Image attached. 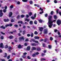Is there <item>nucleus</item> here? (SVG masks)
I'll use <instances>...</instances> for the list:
<instances>
[{
  "mask_svg": "<svg viewBox=\"0 0 61 61\" xmlns=\"http://www.w3.org/2000/svg\"><path fill=\"white\" fill-rule=\"evenodd\" d=\"M19 39L20 41H21V40H24V39H25V37H24L22 36L21 37H20L19 38Z\"/></svg>",
  "mask_w": 61,
  "mask_h": 61,
  "instance_id": "obj_7",
  "label": "nucleus"
},
{
  "mask_svg": "<svg viewBox=\"0 0 61 61\" xmlns=\"http://www.w3.org/2000/svg\"><path fill=\"white\" fill-rule=\"evenodd\" d=\"M45 54H44L43 53H42L41 55V56H45Z\"/></svg>",
  "mask_w": 61,
  "mask_h": 61,
  "instance_id": "obj_42",
  "label": "nucleus"
},
{
  "mask_svg": "<svg viewBox=\"0 0 61 61\" xmlns=\"http://www.w3.org/2000/svg\"><path fill=\"white\" fill-rule=\"evenodd\" d=\"M31 46H36L37 45H38L36 44L35 43L31 44Z\"/></svg>",
  "mask_w": 61,
  "mask_h": 61,
  "instance_id": "obj_12",
  "label": "nucleus"
},
{
  "mask_svg": "<svg viewBox=\"0 0 61 61\" xmlns=\"http://www.w3.org/2000/svg\"><path fill=\"white\" fill-rule=\"evenodd\" d=\"M3 12L4 13H5L6 12V10L5 9H4L3 10Z\"/></svg>",
  "mask_w": 61,
  "mask_h": 61,
  "instance_id": "obj_45",
  "label": "nucleus"
},
{
  "mask_svg": "<svg viewBox=\"0 0 61 61\" xmlns=\"http://www.w3.org/2000/svg\"><path fill=\"white\" fill-rule=\"evenodd\" d=\"M48 47H49V48L50 49V48H51V45H49L48 46Z\"/></svg>",
  "mask_w": 61,
  "mask_h": 61,
  "instance_id": "obj_41",
  "label": "nucleus"
},
{
  "mask_svg": "<svg viewBox=\"0 0 61 61\" xmlns=\"http://www.w3.org/2000/svg\"><path fill=\"white\" fill-rule=\"evenodd\" d=\"M54 19H56L57 18V17L56 16V15H55L54 16Z\"/></svg>",
  "mask_w": 61,
  "mask_h": 61,
  "instance_id": "obj_30",
  "label": "nucleus"
},
{
  "mask_svg": "<svg viewBox=\"0 0 61 61\" xmlns=\"http://www.w3.org/2000/svg\"><path fill=\"white\" fill-rule=\"evenodd\" d=\"M14 7V6H13V5H11L10 6V8H13Z\"/></svg>",
  "mask_w": 61,
  "mask_h": 61,
  "instance_id": "obj_44",
  "label": "nucleus"
},
{
  "mask_svg": "<svg viewBox=\"0 0 61 61\" xmlns=\"http://www.w3.org/2000/svg\"><path fill=\"white\" fill-rule=\"evenodd\" d=\"M8 47V46L7 45H6L5 47V48H7Z\"/></svg>",
  "mask_w": 61,
  "mask_h": 61,
  "instance_id": "obj_55",
  "label": "nucleus"
},
{
  "mask_svg": "<svg viewBox=\"0 0 61 61\" xmlns=\"http://www.w3.org/2000/svg\"><path fill=\"white\" fill-rule=\"evenodd\" d=\"M26 17L27 18H28V17H29V15H26Z\"/></svg>",
  "mask_w": 61,
  "mask_h": 61,
  "instance_id": "obj_36",
  "label": "nucleus"
},
{
  "mask_svg": "<svg viewBox=\"0 0 61 61\" xmlns=\"http://www.w3.org/2000/svg\"><path fill=\"white\" fill-rule=\"evenodd\" d=\"M26 54H27V53L26 52H25L23 54L24 55H26Z\"/></svg>",
  "mask_w": 61,
  "mask_h": 61,
  "instance_id": "obj_58",
  "label": "nucleus"
},
{
  "mask_svg": "<svg viewBox=\"0 0 61 61\" xmlns=\"http://www.w3.org/2000/svg\"><path fill=\"white\" fill-rule=\"evenodd\" d=\"M0 28H3V29H5V27H4V26H2L0 27Z\"/></svg>",
  "mask_w": 61,
  "mask_h": 61,
  "instance_id": "obj_23",
  "label": "nucleus"
},
{
  "mask_svg": "<svg viewBox=\"0 0 61 61\" xmlns=\"http://www.w3.org/2000/svg\"><path fill=\"white\" fill-rule=\"evenodd\" d=\"M22 47V46L21 45H19L18 46V48H21Z\"/></svg>",
  "mask_w": 61,
  "mask_h": 61,
  "instance_id": "obj_20",
  "label": "nucleus"
},
{
  "mask_svg": "<svg viewBox=\"0 0 61 61\" xmlns=\"http://www.w3.org/2000/svg\"><path fill=\"white\" fill-rule=\"evenodd\" d=\"M52 18V16H49L48 17V21L47 24L49 26V27L51 28L52 25H53V23L54 22H56V20H54L53 21H51V19Z\"/></svg>",
  "mask_w": 61,
  "mask_h": 61,
  "instance_id": "obj_1",
  "label": "nucleus"
},
{
  "mask_svg": "<svg viewBox=\"0 0 61 61\" xmlns=\"http://www.w3.org/2000/svg\"><path fill=\"white\" fill-rule=\"evenodd\" d=\"M51 15H53V11H52L51 12Z\"/></svg>",
  "mask_w": 61,
  "mask_h": 61,
  "instance_id": "obj_50",
  "label": "nucleus"
},
{
  "mask_svg": "<svg viewBox=\"0 0 61 61\" xmlns=\"http://www.w3.org/2000/svg\"><path fill=\"white\" fill-rule=\"evenodd\" d=\"M27 36L28 37H29L31 36V35H30V34H27Z\"/></svg>",
  "mask_w": 61,
  "mask_h": 61,
  "instance_id": "obj_43",
  "label": "nucleus"
},
{
  "mask_svg": "<svg viewBox=\"0 0 61 61\" xmlns=\"http://www.w3.org/2000/svg\"><path fill=\"white\" fill-rule=\"evenodd\" d=\"M34 42L35 43H36L37 44H38V41H34Z\"/></svg>",
  "mask_w": 61,
  "mask_h": 61,
  "instance_id": "obj_52",
  "label": "nucleus"
},
{
  "mask_svg": "<svg viewBox=\"0 0 61 61\" xmlns=\"http://www.w3.org/2000/svg\"><path fill=\"white\" fill-rule=\"evenodd\" d=\"M10 55L9 56L7 57V59H9V58H10Z\"/></svg>",
  "mask_w": 61,
  "mask_h": 61,
  "instance_id": "obj_54",
  "label": "nucleus"
},
{
  "mask_svg": "<svg viewBox=\"0 0 61 61\" xmlns=\"http://www.w3.org/2000/svg\"><path fill=\"white\" fill-rule=\"evenodd\" d=\"M12 12H10L9 14V16L10 17H11L12 15Z\"/></svg>",
  "mask_w": 61,
  "mask_h": 61,
  "instance_id": "obj_11",
  "label": "nucleus"
},
{
  "mask_svg": "<svg viewBox=\"0 0 61 61\" xmlns=\"http://www.w3.org/2000/svg\"><path fill=\"white\" fill-rule=\"evenodd\" d=\"M34 36V34L33 33H32L31 35V37H33Z\"/></svg>",
  "mask_w": 61,
  "mask_h": 61,
  "instance_id": "obj_33",
  "label": "nucleus"
},
{
  "mask_svg": "<svg viewBox=\"0 0 61 61\" xmlns=\"http://www.w3.org/2000/svg\"><path fill=\"white\" fill-rule=\"evenodd\" d=\"M28 14H29V16H31L32 14H33V13H32V12H30Z\"/></svg>",
  "mask_w": 61,
  "mask_h": 61,
  "instance_id": "obj_14",
  "label": "nucleus"
},
{
  "mask_svg": "<svg viewBox=\"0 0 61 61\" xmlns=\"http://www.w3.org/2000/svg\"><path fill=\"white\" fill-rule=\"evenodd\" d=\"M4 22H7L9 21V19H4Z\"/></svg>",
  "mask_w": 61,
  "mask_h": 61,
  "instance_id": "obj_13",
  "label": "nucleus"
},
{
  "mask_svg": "<svg viewBox=\"0 0 61 61\" xmlns=\"http://www.w3.org/2000/svg\"><path fill=\"white\" fill-rule=\"evenodd\" d=\"M9 38L10 39H12L13 38V36H10L9 37Z\"/></svg>",
  "mask_w": 61,
  "mask_h": 61,
  "instance_id": "obj_18",
  "label": "nucleus"
},
{
  "mask_svg": "<svg viewBox=\"0 0 61 61\" xmlns=\"http://www.w3.org/2000/svg\"><path fill=\"white\" fill-rule=\"evenodd\" d=\"M2 10H0V17H1L2 16H3V14L2 13Z\"/></svg>",
  "mask_w": 61,
  "mask_h": 61,
  "instance_id": "obj_6",
  "label": "nucleus"
},
{
  "mask_svg": "<svg viewBox=\"0 0 61 61\" xmlns=\"http://www.w3.org/2000/svg\"><path fill=\"white\" fill-rule=\"evenodd\" d=\"M0 47L1 48H4V47L3 46V43H1L0 44Z\"/></svg>",
  "mask_w": 61,
  "mask_h": 61,
  "instance_id": "obj_10",
  "label": "nucleus"
},
{
  "mask_svg": "<svg viewBox=\"0 0 61 61\" xmlns=\"http://www.w3.org/2000/svg\"><path fill=\"white\" fill-rule=\"evenodd\" d=\"M30 25H32L33 24V21H30Z\"/></svg>",
  "mask_w": 61,
  "mask_h": 61,
  "instance_id": "obj_31",
  "label": "nucleus"
},
{
  "mask_svg": "<svg viewBox=\"0 0 61 61\" xmlns=\"http://www.w3.org/2000/svg\"><path fill=\"white\" fill-rule=\"evenodd\" d=\"M40 10H41V11H42V12H40V14H41L44 13V11H43V9H42L41 7H40Z\"/></svg>",
  "mask_w": 61,
  "mask_h": 61,
  "instance_id": "obj_5",
  "label": "nucleus"
},
{
  "mask_svg": "<svg viewBox=\"0 0 61 61\" xmlns=\"http://www.w3.org/2000/svg\"><path fill=\"white\" fill-rule=\"evenodd\" d=\"M0 38L2 40H3V39H4V37H3V36H1Z\"/></svg>",
  "mask_w": 61,
  "mask_h": 61,
  "instance_id": "obj_40",
  "label": "nucleus"
},
{
  "mask_svg": "<svg viewBox=\"0 0 61 61\" xmlns=\"http://www.w3.org/2000/svg\"><path fill=\"white\" fill-rule=\"evenodd\" d=\"M39 21L40 23H42V20H39Z\"/></svg>",
  "mask_w": 61,
  "mask_h": 61,
  "instance_id": "obj_32",
  "label": "nucleus"
},
{
  "mask_svg": "<svg viewBox=\"0 0 61 61\" xmlns=\"http://www.w3.org/2000/svg\"><path fill=\"white\" fill-rule=\"evenodd\" d=\"M31 48H30V46H28L27 47V50H28V51H29V50H30V49Z\"/></svg>",
  "mask_w": 61,
  "mask_h": 61,
  "instance_id": "obj_15",
  "label": "nucleus"
},
{
  "mask_svg": "<svg viewBox=\"0 0 61 61\" xmlns=\"http://www.w3.org/2000/svg\"><path fill=\"white\" fill-rule=\"evenodd\" d=\"M21 18H23V17H24L25 16V15H21Z\"/></svg>",
  "mask_w": 61,
  "mask_h": 61,
  "instance_id": "obj_22",
  "label": "nucleus"
},
{
  "mask_svg": "<svg viewBox=\"0 0 61 61\" xmlns=\"http://www.w3.org/2000/svg\"><path fill=\"white\" fill-rule=\"evenodd\" d=\"M23 2H26L28 0H22Z\"/></svg>",
  "mask_w": 61,
  "mask_h": 61,
  "instance_id": "obj_34",
  "label": "nucleus"
},
{
  "mask_svg": "<svg viewBox=\"0 0 61 61\" xmlns=\"http://www.w3.org/2000/svg\"><path fill=\"white\" fill-rule=\"evenodd\" d=\"M30 4L31 5H32L33 4V2L32 1H30Z\"/></svg>",
  "mask_w": 61,
  "mask_h": 61,
  "instance_id": "obj_47",
  "label": "nucleus"
},
{
  "mask_svg": "<svg viewBox=\"0 0 61 61\" xmlns=\"http://www.w3.org/2000/svg\"><path fill=\"white\" fill-rule=\"evenodd\" d=\"M7 56V54H6V53H5V56H4V57L5 58Z\"/></svg>",
  "mask_w": 61,
  "mask_h": 61,
  "instance_id": "obj_29",
  "label": "nucleus"
},
{
  "mask_svg": "<svg viewBox=\"0 0 61 61\" xmlns=\"http://www.w3.org/2000/svg\"><path fill=\"white\" fill-rule=\"evenodd\" d=\"M35 35H37L38 34V32L37 31H35L34 33Z\"/></svg>",
  "mask_w": 61,
  "mask_h": 61,
  "instance_id": "obj_24",
  "label": "nucleus"
},
{
  "mask_svg": "<svg viewBox=\"0 0 61 61\" xmlns=\"http://www.w3.org/2000/svg\"><path fill=\"white\" fill-rule=\"evenodd\" d=\"M25 41L26 42H27V41H29V39H28L27 38L25 40Z\"/></svg>",
  "mask_w": 61,
  "mask_h": 61,
  "instance_id": "obj_35",
  "label": "nucleus"
},
{
  "mask_svg": "<svg viewBox=\"0 0 61 61\" xmlns=\"http://www.w3.org/2000/svg\"><path fill=\"white\" fill-rule=\"evenodd\" d=\"M54 2L55 3H57V1L56 0H55Z\"/></svg>",
  "mask_w": 61,
  "mask_h": 61,
  "instance_id": "obj_59",
  "label": "nucleus"
},
{
  "mask_svg": "<svg viewBox=\"0 0 61 61\" xmlns=\"http://www.w3.org/2000/svg\"><path fill=\"white\" fill-rule=\"evenodd\" d=\"M41 50V48L40 47H38L37 49V51H40Z\"/></svg>",
  "mask_w": 61,
  "mask_h": 61,
  "instance_id": "obj_19",
  "label": "nucleus"
},
{
  "mask_svg": "<svg viewBox=\"0 0 61 61\" xmlns=\"http://www.w3.org/2000/svg\"><path fill=\"white\" fill-rule=\"evenodd\" d=\"M24 45H25V46H26V45H27V43H25V44Z\"/></svg>",
  "mask_w": 61,
  "mask_h": 61,
  "instance_id": "obj_60",
  "label": "nucleus"
},
{
  "mask_svg": "<svg viewBox=\"0 0 61 61\" xmlns=\"http://www.w3.org/2000/svg\"><path fill=\"white\" fill-rule=\"evenodd\" d=\"M45 17H47V14H46L45 15Z\"/></svg>",
  "mask_w": 61,
  "mask_h": 61,
  "instance_id": "obj_64",
  "label": "nucleus"
},
{
  "mask_svg": "<svg viewBox=\"0 0 61 61\" xmlns=\"http://www.w3.org/2000/svg\"><path fill=\"white\" fill-rule=\"evenodd\" d=\"M57 23V24H58V25H60V24H61V20H58Z\"/></svg>",
  "mask_w": 61,
  "mask_h": 61,
  "instance_id": "obj_2",
  "label": "nucleus"
},
{
  "mask_svg": "<svg viewBox=\"0 0 61 61\" xmlns=\"http://www.w3.org/2000/svg\"><path fill=\"white\" fill-rule=\"evenodd\" d=\"M47 31H48V29H45L44 30V34H47L48 32Z\"/></svg>",
  "mask_w": 61,
  "mask_h": 61,
  "instance_id": "obj_3",
  "label": "nucleus"
},
{
  "mask_svg": "<svg viewBox=\"0 0 61 61\" xmlns=\"http://www.w3.org/2000/svg\"><path fill=\"white\" fill-rule=\"evenodd\" d=\"M25 25H28V22H25Z\"/></svg>",
  "mask_w": 61,
  "mask_h": 61,
  "instance_id": "obj_53",
  "label": "nucleus"
},
{
  "mask_svg": "<svg viewBox=\"0 0 61 61\" xmlns=\"http://www.w3.org/2000/svg\"><path fill=\"white\" fill-rule=\"evenodd\" d=\"M18 23H19V24H20V23H21V24H23V21H19L18 22Z\"/></svg>",
  "mask_w": 61,
  "mask_h": 61,
  "instance_id": "obj_16",
  "label": "nucleus"
},
{
  "mask_svg": "<svg viewBox=\"0 0 61 61\" xmlns=\"http://www.w3.org/2000/svg\"><path fill=\"white\" fill-rule=\"evenodd\" d=\"M36 56V54H34L32 55V56H33V57H35V56Z\"/></svg>",
  "mask_w": 61,
  "mask_h": 61,
  "instance_id": "obj_49",
  "label": "nucleus"
},
{
  "mask_svg": "<svg viewBox=\"0 0 61 61\" xmlns=\"http://www.w3.org/2000/svg\"><path fill=\"white\" fill-rule=\"evenodd\" d=\"M25 21H26L27 22H29L30 21V20L28 19H25Z\"/></svg>",
  "mask_w": 61,
  "mask_h": 61,
  "instance_id": "obj_21",
  "label": "nucleus"
},
{
  "mask_svg": "<svg viewBox=\"0 0 61 61\" xmlns=\"http://www.w3.org/2000/svg\"><path fill=\"white\" fill-rule=\"evenodd\" d=\"M35 39H39V37L38 36H35Z\"/></svg>",
  "mask_w": 61,
  "mask_h": 61,
  "instance_id": "obj_26",
  "label": "nucleus"
},
{
  "mask_svg": "<svg viewBox=\"0 0 61 61\" xmlns=\"http://www.w3.org/2000/svg\"><path fill=\"white\" fill-rule=\"evenodd\" d=\"M36 14H35L34 15V16L31 17H30L32 19H35V17H36Z\"/></svg>",
  "mask_w": 61,
  "mask_h": 61,
  "instance_id": "obj_8",
  "label": "nucleus"
},
{
  "mask_svg": "<svg viewBox=\"0 0 61 61\" xmlns=\"http://www.w3.org/2000/svg\"><path fill=\"white\" fill-rule=\"evenodd\" d=\"M36 48L34 47H32L31 49L32 50H36Z\"/></svg>",
  "mask_w": 61,
  "mask_h": 61,
  "instance_id": "obj_17",
  "label": "nucleus"
},
{
  "mask_svg": "<svg viewBox=\"0 0 61 61\" xmlns=\"http://www.w3.org/2000/svg\"><path fill=\"white\" fill-rule=\"evenodd\" d=\"M14 26L15 27H18V25H14Z\"/></svg>",
  "mask_w": 61,
  "mask_h": 61,
  "instance_id": "obj_48",
  "label": "nucleus"
},
{
  "mask_svg": "<svg viewBox=\"0 0 61 61\" xmlns=\"http://www.w3.org/2000/svg\"><path fill=\"white\" fill-rule=\"evenodd\" d=\"M36 55H38L39 54V53L38 52H37L36 53V54H35Z\"/></svg>",
  "mask_w": 61,
  "mask_h": 61,
  "instance_id": "obj_51",
  "label": "nucleus"
},
{
  "mask_svg": "<svg viewBox=\"0 0 61 61\" xmlns=\"http://www.w3.org/2000/svg\"><path fill=\"white\" fill-rule=\"evenodd\" d=\"M50 40H52L53 39V38L52 37H51L50 39Z\"/></svg>",
  "mask_w": 61,
  "mask_h": 61,
  "instance_id": "obj_46",
  "label": "nucleus"
},
{
  "mask_svg": "<svg viewBox=\"0 0 61 61\" xmlns=\"http://www.w3.org/2000/svg\"><path fill=\"white\" fill-rule=\"evenodd\" d=\"M9 51H10V50H11L12 49V47H10L9 48Z\"/></svg>",
  "mask_w": 61,
  "mask_h": 61,
  "instance_id": "obj_28",
  "label": "nucleus"
},
{
  "mask_svg": "<svg viewBox=\"0 0 61 61\" xmlns=\"http://www.w3.org/2000/svg\"><path fill=\"white\" fill-rule=\"evenodd\" d=\"M25 31L24 30L23 32V35H24L25 34Z\"/></svg>",
  "mask_w": 61,
  "mask_h": 61,
  "instance_id": "obj_38",
  "label": "nucleus"
},
{
  "mask_svg": "<svg viewBox=\"0 0 61 61\" xmlns=\"http://www.w3.org/2000/svg\"><path fill=\"white\" fill-rule=\"evenodd\" d=\"M27 58L28 59H30L31 58L29 56L27 57Z\"/></svg>",
  "mask_w": 61,
  "mask_h": 61,
  "instance_id": "obj_62",
  "label": "nucleus"
},
{
  "mask_svg": "<svg viewBox=\"0 0 61 61\" xmlns=\"http://www.w3.org/2000/svg\"><path fill=\"white\" fill-rule=\"evenodd\" d=\"M17 4L18 5H19V4H20V2H18L17 3Z\"/></svg>",
  "mask_w": 61,
  "mask_h": 61,
  "instance_id": "obj_61",
  "label": "nucleus"
},
{
  "mask_svg": "<svg viewBox=\"0 0 61 61\" xmlns=\"http://www.w3.org/2000/svg\"><path fill=\"white\" fill-rule=\"evenodd\" d=\"M39 30L41 32H42L43 31V28L42 27H39Z\"/></svg>",
  "mask_w": 61,
  "mask_h": 61,
  "instance_id": "obj_9",
  "label": "nucleus"
},
{
  "mask_svg": "<svg viewBox=\"0 0 61 61\" xmlns=\"http://www.w3.org/2000/svg\"><path fill=\"white\" fill-rule=\"evenodd\" d=\"M19 18H20V16L19 15H18L17 16V19H19Z\"/></svg>",
  "mask_w": 61,
  "mask_h": 61,
  "instance_id": "obj_39",
  "label": "nucleus"
},
{
  "mask_svg": "<svg viewBox=\"0 0 61 61\" xmlns=\"http://www.w3.org/2000/svg\"><path fill=\"white\" fill-rule=\"evenodd\" d=\"M15 21L14 19H12L11 20V22H14Z\"/></svg>",
  "mask_w": 61,
  "mask_h": 61,
  "instance_id": "obj_27",
  "label": "nucleus"
},
{
  "mask_svg": "<svg viewBox=\"0 0 61 61\" xmlns=\"http://www.w3.org/2000/svg\"><path fill=\"white\" fill-rule=\"evenodd\" d=\"M13 25V24L12 23L10 24H7L5 25V27H6L7 26H12Z\"/></svg>",
  "mask_w": 61,
  "mask_h": 61,
  "instance_id": "obj_4",
  "label": "nucleus"
},
{
  "mask_svg": "<svg viewBox=\"0 0 61 61\" xmlns=\"http://www.w3.org/2000/svg\"><path fill=\"white\" fill-rule=\"evenodd\" d=\"M7 6H5V10H6V9H7Z\"/></svg>",
  "mask_w": 61,
  "mask_h": 61,
  "instance_id": "obj_57",
  "label": "nucleus"
},
{
  "mask_svg": "<svg viewBox=\"0 0 61 61\" xmlns=\"http://www.w3.org/2000/svg\"><path fill=\"white\" fill-rule=\"evenodd\" d=\"M1 33L2 34V35H5V33H4L3 32H1Z\"/></svg>",
  "mask_w": 61,
  "mask_h": 61,
  "instance_id": "obj_56",
  "label": "nucleus"
},
{
  "mask_svg": "<svg viewBox=\"0 0 61 61\" xmlns=\"http://www.w3.org/2000/svg\"><path fill=\"white\" fill-rule=\"evenodd\" d=\"M34 23L35 25H36L37 24V21H34Z\"/></svg>",
  "mask_w": 61,
  "mask_h": 61,
  "instance_id": "obj_37",
  "label": "nucleus"
},
{
  "mask_svg": "<svg viewBox=\"0 0 61 61\" xmlns=\"http://www.w3.org/2000/svg\"><path fill=\"white\" fill-rule=\"evenodd\" d=\"M46 60L44 58H42L41 59V61H43V60Z\"/></svg>",
  "mask_w": 61,
  "mask_h": 61,
  "instance_id": "obj_25",
  "label": "nucleus"
},
{
  "mask_svg": "<svg viewBox=\"0 0 61 61\" xmlns=\"http://www.w3.org/2000/svg\"><path fill=\"white\" fill-rule=\"evenodd\" d=\"M23 28L25 29V26H23Z\"/></svg>",
  "mask_w": 61,
  "mask_h": 61,
  "instance_id": "obj_63",
  "label": "nucleus"
}]
</instances>
